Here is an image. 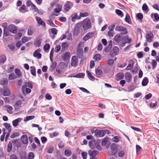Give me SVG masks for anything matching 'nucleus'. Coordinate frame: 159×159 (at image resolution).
<instances>
[{
  "instance_id": "f257e3e1",
  "label": "nucleus",
  "mask_w": 159,
  "mask_h": 159,
  "mask_svg": "<svg viewBox=\"0 0 159 159\" xmlns=\"http://www.w3.org/2000/svg\"><path fill=\"white\" fill-rule=\"evenodd\" d=\"M82 26L84 30L91 28L92 26L90 20L89 18L84 20L82 22Z\"/></svg>"
},
{
  "instance_id": "f03ea898",
  "label": "nucleus",
  "mask_w": 159,
  "mask_h": 159,
  "mask_svg": "<svg viewBox=\"0 0 159 159\" xmlns=\"http://www.w3.org/2000/svg\"><path fill=\"white\" fill-rule=\"evenodd\" d=\"M131 42V39L129 38V36L127 35L124 37L122 38L121 46L122 47H124L126 43H130Z\"/></svg>"
},
{
  "instance_id": "7ed1b4c3",
  "label": "nucleus",
  "mask_w": 159,
  "mask_h": 159,
  "mask_svg": "<svg viewBox=\"0 0 159 159\" xmlns=\"http://www.w3.org/2000/svg\"><path fill=\"white\" fill-rule=\"evenodd\" d=\"M115 30L116 31L123 32L122 34L124 35H125L128 33V31L126 28L121 26H117L116 27Z\"/></svg>"
},
{
  "instance_id": "20e7f679",
  "label": "nucleus",
  "mask_w": 159,
  "mask_h": 159,
  "mask_svg": "<svg viewBox=\"0 0 159 159\" xmlns=\"http://www.w3.org/2000/svg\"><path fill=\"white\" fill-rule=\"evenodd\" d=\"M106 131L103 130H96L95 131V135L97 137H102L106 134Z\"/></svg>"
},
{
  "instance_id": "39448f33",
  "label": "nucleus",
  "mask_w": 159,
  "mask_h": 159,
  "mask_svg": "<svg viewBox=\"0 0 159 159\" xmlns=\"http://www.w3.org/2000/svg\"><path fill=\"white\" fill-rule=\"evenodd\" d=\"M27 87L30 89H32L33 88L32 85L30 83L28 82H25V84L22 86L21 89L22 93L24 95H25V89Z\"/></svg>"
},
{
  "instance_id": "423d86ee",
  "label": "nucleus",
  "mask_w": 159,
  "mask_h": 159,
  "mask_svg": "<svg viewBox=\"0 0 159 159\" xmlns=\"http://www.w3.org/2000/svg\"><path fill=\"white\" fill-rule=\"evenodd\" d=\"M73 3L70 1H67L66 2L64 6V10L66 11H68L73 6Z\"/></svg>"
},
{
  "instance_id": "0eeeda50",
  "label": "nucleus",
  "mask_w": 159,
  "mask_h": 159,
  "mask_svg": "<svg viewBox=\"0 0 159 159\" xmlns=\"http://www.w3.org/2000/svg\"><path fill=\"white\" fill-rule=\"evenodd\" d=\"M41 50L40 48H38L35 50L33 53V56L38 59H40L42 57V55L40 53Z\"/></svg>"
},
{
  "instance_id": "6e6552de",
  "label": "nucleus",
  "mask_w": 159,
  "mask_h": 159,
  "mask_svg": "<svg viewBox=\"0 0 159 159\" xmlns=\"http://www.w3.org/2000/svg\"><path fill=\"white\" fill-rule=\"evenodd\" d=\"M153 37V34L151 32H149L146 35V41L148 43L151 42L152 41Z\"/></svg>"
},
{
  "instance_id": "1a4fd4ad",
  "label": "nucleus",
  "mask_w": 159,
  "mask_h": 159,
  "mask_svg": "<svg viewBox=\"0 0 159 159\" xmlns=\"http://www.w3.org/2000/svg\"><path fill=\"white\" fill-rule=\"evenodd\" d=\"M98 153V152L96 150L89 151V154L90 156V159H96L95 156Z\"/></svg>"
},
{
  "instance_id": "9d476101",
  "label": "nucleus",
  "mask_w": 159,
  "mask_h": 159,
  "mask_svg": "<svg viewBox=\"0 0 159 159\" xmlns=\"http://www.w3.org/2000/svg\"><path fill=\"white\" fill-rule=\"evenodd\" d=\"M78 63V59L76 56L72 57L71 60V65L72 66H76Z\"/></svg>"
},
{
  "instance_id": "9b49d317",
  "label": "nucleus",
  "mask_w": 159,
  "mask_h": 159,
  "mask_svg": "<svg viewBox=\"0 0 159 159\" xmlns=\"http://www.w3.org/2000/svg\"><path fill=\"white\" fill-rule=\"evenodd\" d=\"M94 35L93 32H89L83 38L84 41H86L88 39L92 38Z\"/></svg>"
},
{
  "instance_id": "f8f14e48",
  "label": "nucleus",
  "mask_w": 159,
  "mask_h": 159,
  "mask_svg": "<svg viewBox=\"0 0 159 159\" xmlns=\"http://www.w3.org/2000/svg\"><path fill=\"white\" fill-rule=\"evenodd\" d=\"M80 23H78L76 24V26L75 27L73 31V35L76 36L78 35L80 33V30L79 25Z\"/></svg>"
},
{
  "instance_id": "ddd939ff",
  "label": "nucleus",
  "mask_w": 159,
  "mask_h": 159,
  "mask_svg": "<svg viewBox=\"0 0 159 159\" xmlns=\"http://www.w3.org/2000/svg\"><path fill=\"white\" fill-rule=\"evenodd\" d=\"M10 32L16 34L17 32V27L13 25H11L9 26Z\"/></svg>"
},
{
  "instance_id": "4468645a",
  "label": "nucleus",
  "mask_w": 159,
  "mask_h": 159,
  "mask_svg": "<svg viewBox=\"0 0 159 159\" xmlns=\"http://www.w3.org/2000/svg\"><path fill=\"white\" fill-rule=\"evenodd\" d=\"M83 49L80 48H78L77 52V55L78 57L79 58H82L83 57Z\"/></svg>"
},
{
  "instance_id": "2eb2a0df",
  "label": "nucleus",
  "mask_w": 159,
  "mask_h": 159,
  "mask_svg": "<svg viewBox=\"0 0 159 159\" xmlns=\"http://www.w3.org/2000/svg\"><path fill=\"white\" fill-rule=\"evenodd\" d=\"M95 72L96 76L98 77H100L102 75V72L100 67H98L96 69Z\"/></svg>"
},
{
  "instance_id": "dca6fc26",
  "label": "nucleus",
  "mask_w": 159,
  "mask_h": 159,
  "mask_svg": "<svg viewBox=\"0 0 159 159\" xmlns=\"http://www.w3.org/2000/svg\"><path fill=\"white\" fill-rule=\"evenodd\" d=\"M10 92L9 89L7 87H5L4 88V90L3 95L5 96H8L10 95Z\"/></svg>"
},
{
  "instance_id": "f3484780",
  "label": "nucleus",
  "mask_w": 159,
  "mask_h": 159,
  "mask_svg": "<svg viewBox=\"0 0 159 159\" xmlns=\"http://www.w3.org/2000/svg\"><path fill=\"white\" fill-rule=\"evenodd\" d=\"M123 38L121 36L120 34H116L114 38V39L115 42L117 43H119L122 40Z\"/></svg>"
},
{
  "instance_id": "a211bd4d",
  "label": "nucleus",
  "mask_w": 159,
  "mask_h": 159,
  "mask_svg": "<svg viewBox=\"0 0 159 159\" xmlns=\"http://www.w3.org/2000/svg\"><path fill=\"white\" fill-rule=\"evenodd\" d=\"M21 139L22 143L24 144H26L28 143V139L26 135H23L21 138Z\"/></svg>"
},
{
  "instance_id": "6ab92c4d",
  "label": "nucleus",
  "mask_w": 159,
  "mask_h": 159,
  "mask_svg": "<svg viewBox=\"0 0 159 159\" xmlns=\"http://www.w3.org/2000/svg\"><path fill=\"white\" fill-rule=\"evenodd\" d=\"M35 18L37 22L40 25L44 27L46 26V24L44 22L42 21L40 17H36Z\"/></svg>"
},
{
  "instance_id": "aec40b11",
  "label": "nucleus",
  "mask_w": 159,
  "mask_h": 159,
  "mask_svg": "<svg viewBox=\"0 0 159 159\" xmlns=\"http://www.w3.org/2000/svg\"><path fill=\"white\" fill-rule=\"evenodd\" d=\"M134 65V62L132 60H130L129 61V64L125 69L126 70H130Z\"/></svg>"
},
{
  "instance_id": "412c9836",
  "label": "nucleus",
  "mask_w": 159,
  "mask_h": 159,
  "mask_svg": "<svg viewBox=\"0 0 159 159\" xmlns=\"http://www.w3.org/2000/svg\"><path fill=\"white\" fill-rule=\"evenodd\" d=\"M70 52H67L63 55L62 58L64 61H66L70 59Z\"/></svg>"
},
{
  "instance_id": "4be33fe9",
  "label": "nucleus",
  "mask_w": 159,
  "mask_h": 159,
  "mask_svg": "<svg viewBox=\"0 0 159 159\" xmlns=\"http://www.w3.org/2000/svg\"><path fill=\"white\" fill-rule=\"evenodd\" d=\"M125 79L128 82L130 81L131 80V75L130 73L127 72L125 74Z\"/></svg>"
},
{
  "instance_id": "5701e85b",
  "label": "nucleus",
  "mask_w": 159,
  "mask_h": 159,
  "mask_svg": "<svg viewBox=\"0 0 159 159\" xmlns=\"http://www.w3.org/2000/svg\"><path fill=\"white\" fill-rule=\"evenodd\" d=\"M89 145L90 147L92 149H93L95 148V141L94 139H91L89 143Z\"/></svg>"
},
{
  "instance_id": "b1692460",
  "label": "nucleus",
  "mask_w": 159,
  "mask_h": 159,
  "mask_svg": "<svg viewBox=\"0 0 159 159\" xmlns=\"http://www.w3.org/2000/svg\"><path fill=\"white\" fill-rule=\"evenodd\" d=\"M6 60V56L3 54L0 56V64H4Z\"/></svg>"
},
{
  "instance_id": "393cba45",
  "label": "nucleus",
  "mask_w": 159,
  "mask_h": 159,
  "mask_svg": "<svg viewBox=\"0 0 159 159\" xmlns=\"http://www.w3.org/2000/svg\"><path fill=\"white\" fill-rule=\"evenodd\" d=\"M22 104V102L20 100H18L16 101L15 103L14 106L15 109H18L20 107H21Z\"/></svg>"
},
{
  "instance_id": "a878e982",
  "label": "nucleus",
  "mask_w": 159,
  "mask_h": 159,
  "mask_svg": "<svg viewBox=\"0 0 159 159\" xmlns=\"http://www.w3.org/2000/svg\"><path fill=\"white\" fill-rule=\"evenodd\" d=\"M116 77L117 78L116 80H117L122 79L124 77V74L122 72L119 73L116 75Z\"/></svg>"
},
{
  "instance_id": "bb28decb",
  "label": "nucleus",
  "mask_w": 159,
  "mask_h": 159,
  "mask_svg": "<svg viewBox=\"0 0 159 159\" xmlns=\"http://www.w3.org/2000/svg\"><path fill=\"white\" fill-rule=\"evenodd\" d=\"M22 119L21 118H19L13 120L12 122L13 125L14 127L18 125L19 122Z\"/></svg>"
},
{
  "instance_id": "cd10ccee",
  "label": "nucleus",
  "mask_w": 159,
  "mask_h": 159,
  "mask_svg": "<svg viewBox=\"0 0 159 159\" xmlns=\"http://www.w3.org/2000/svg\"><path fill=\"white\" fill-rule=\"evenodd\" d=\"M87 74V75L88 78L91 81H94L95 80L94 77L92 75L91 73L89 71L87 70L86 71Z\"/></svg>"
},
{
  "instance_id": "c85d7f7f",
  "label": "nucleus",
  "mask_w": 159,
  "mask_h": 159,
  "mask_svg": "<svg viewBox=\"0 0 159 159\" xmlns=\"http://www.w3.org/2000/svg\"><path fill=\"white\" fill-rule=\"evenodd\" d=\"M41 43L40 39L37 38L36 40L34 42V45L36 47H39L41 45Z\"/></svg>"
},
{
  "instance_id": "c756f323",
  "label": "nucleus",
  "mask_w": 159,
  "mask_h": 159,
  "mask_svg": "<svg viewBox=\"0 0 159 159\" xmlns=\"http://www.w3.org/2000/svg\"><path fill=\"white\" fill-rule=\"evenodd\" d=\"M5 107L7 108V112L9 114H12V110L13 109L12 107L9 105H7L5 106Z\"/></svg>"
},
{
  "instance_id": "7c9ffc66",
  "label": "nucleus",
  "mask_w": 159,
  "mask_h": 159,
  "mask_svg": "<svg viewBox=\"0 0 159 159\" xmlns=\"http://www.w3.org/2000/svg\"><path fill=\"white\" fill-rule=\"evenodd\" d=\"M10 33L9 30L7 28L4 29L3 30V38L6 37L7 36L9 35Z\"/></svg>"
},
{
  "instance_id": "2f4dec72",
  "label": "nucleus",
  "mask_w": 159,
  "mask_h": 159,
  "mask_svg": "<svg viewBox=\"0 0 159 159\" xmlns=\"http://www.w3.org/2000/svg\"><path fill=\"white\" fill-rule=\"evenodd\" d=\"M148 82V80L147 77H144L142 81V84L143 86H146Z\"/></svg>"
},
{
  "instance_id": "473e14b6",
  "label": "nucleus",
  "mask_w": 159,
  "mask_h": 159,
  "mask_svg": "<svg viewBox=\"0 0 159 159\" xmlns=\"http://www.w3.org/2000/svg\"><path fill=\"white\" fill-rule=\"evenodd\" d=\"M12 143L11 141H10L9 142L8 144L7 145V152H11L12 149Z\"/></svg>"
},
{
  "instance_id": "72a5a7b5",
  "label": "nucleus",
  "mask_w": 159,
  "mask_h": 159,
  "mask_svg": "<svg viewBox=\"0 0 159 159\" xmlns=\"http://www.w3.org/2000/svg\"><path fill=\"white\" fill-rule=\"evenodd\" d=\"M125 20L127 23L130 24L131 23V21L129 15L128 14H126L125 18Z\"/></svg>"
},
{
  "instance_id": "f704fd0d",
  "label": "nucleus",
  "mask_w": 159,
  "mask_h": 159,
  "mask_svg": "<svg viewBox=\"0 0 159 159\" xmlns=\"http://www.w3.org/2000/svg\"><path fill=\"white\" fill-rule=\"evenodd\" d=\"M71 20L72 22H75L77 18V13H75L72 14L71 16Z\"/></svg>"
},
{
  "instance_id": "c9c22d12",
  "label": "nucleus",
  "mask_w": 159,
  "mask_h": 159,
  "mask_svg": "<svg viewBox=\"0 0 159 159\" xmlns=\"http://www.w3.org/2000/svg\"><path fill=\"white\" fill-rule=\"evenodd\" d=\"M15 72L18 78L20 77L21 75L20 70L18 68H16L15 69Z\"/></svg>"
},
{
  "instance_id": "e433bc0d",
  "label": "nucleus",
  "mask_w": 159,
  "mask_h": 159,
  "mask_svg": "<svg viewBox=\"0 0 159 159\" xmlns=\"http://www.w3.org/2000/svg\"><path fill=\"white\" fill-rule=\"evenodd\" d=\"M30 72L32 75L34 76H36V69L34 66H31L30 67Z\"/></svg>"
},
{
  "instance_id": "4c0bfd02",
  "label": "nucleus",
  "mask_w": 159,
  "mask_h": 159,
  "mask_svg": "<svg viewBox=\"0 0 159 159\" xmlns=\"http://www.w3.org/2000/svg\"><path fill=\"white\" fill-rule=\"evenodd\" d=\"M65 155L67 157L70 156L72 154L71 151L69 149H66L64 152Z\"/></svg>"
},
{
  "instance_id": "58836bf2",
  "label": "nucleus",
  "mask_w": 159,
  "mask_h": 159,
  "mask_svg": "<svg viewBox=\"0 0 159 159\" xmlns=\"http://www.w3.org/2000/svg\"><path fill=\"white\" fill-rule=\"evenodd\" d=\"M8 80L7 78H4L3 79L0 81V84L1 85H4L7 84Z\"/></svg>"
},
{
  "instance_id": "ea45409f",
  "label": "nucleus",
  "mask_w": 159,
  "mask_h": 159,
  "mask_svg": "<svg viewBox=\"0 0 159 159\" xmlns=\"http://www.w3.org/2000/svg\"><path fill=\"white\" fill-rule=\"evenodd\" d=\"M69 44L67 43H64L61 45V50H62L64 51L68 47Z\"/></svg>"
},
{
  "instance_id": "a19ab883",
  "label": "nucleus",
  "mask_w": 159,
  "mask_h": 159,
  "mask_svg": "<svg viewBox=\"0 0 159 159\" xmlns=\"http://www.w3.org/2000/svg\"><path fill=\"white\" fill-rule=\"evenodd\" d=\"M115 12L118 16H120L121 17H123L124 14L121 10L119 9H116Z\"/></svg>"
},
{
  "instance_id": "79ce46f5",
  "label": "nucleus",
  "mask_w": 159,
  "mask_h": 159,
  "mask_svg": "<svg viewBox=\"0 0 159 159\" xmlns=\"http://www.w3.org/2000/svg\"><path fill=\"white\" fill-rule=\"evenodd\" d=\"M85 74L84 73H80L76 74L74 76V77L77 78H82L84 76Z\"/></svg>"
},
{
  "instance_id": "37998d69",
  "label": "nucleus",
  "mask_w": 159,
  "mask_h": 159,
  "mask_svg": "<svg viewBox=\"0 0 159 159\" xmlns=\"http://www.w3.org/2000/svg\"><path fill=\"white\" fill-rule=\"evenodd\" d=\"M62 8V6H59L58 7L54 8V11L56 13H59L61 11Z\"/></svg>"
},
{
  "instance_id": "c03bdc74",
  "label": "nucleus",
  "mask_w": 159,
  "mask_h": 159,
  "mask_svg": "<svg viewBox=\"0 0 159 159\" xmlns=\"http://www.w3.org/2000/svg\"><path fill=\"white\" fill-rule=\"evenodd\" d=\"M3 125L5 127L6 129L8 130V132L11 131V129L9 124L5 123L3 124Z\"/></svg>"
},
{
  "instance_id": "a18cd8bd",
  "label": "nucleus",
  "mask_w": 159,
  "mask_h": 159,
  "mask_svg": "<svg viewBox=\"0 0 159 159\" xmlns=\"http://www.w3.org/2000/svg\"><path fill=\"white\" fill-rule=\"evenodd\" d=\"M94 58L96 61H99L101 59V56L99 54H96L94 56Z\"/></svg>"
},
{
  "instance_id": "49530a36",
  "label": "nucleus",
  "mask_w": 159,
  "mask_h": 159,
  "mask_svg": "<svg viewBox=\"0 0 159 159\" xmlns=\"http://www.w3.org/2000/svg\"><path fill=\"white\" fill-rule=\"evenodd\" d=\"M33 28L31 27H29L28 30V34L29 35H31L33 34Z\"/></svg>"
},
{
  "instance_id": "de8ad7c7",
  "label": "nucleus",
  "mask_w": 159,
  "mask_h": 159,
  "mask_svg": "<svg viewBox=\"0 0 159 159\" xmlns=\"http://www.w3.org/2000/svg\"><path fill=\"white\" fill-rule=\"evenodd\" d=\"M30 39V37H24L21 39L22 42L23 43H25L26 42L28 41Z\"/></svg>"
},
{
  "instance_id": "09e8293b",
  "label": "nucleus",
  "mask_w": 159,
  "mask_h": 159,
  "mask_svg": "<svg viewBox=\"0 0 159 159\" xmlns=\"http://www.w3.org/2000/svg\"><path fill=\"white\" fill-rule=\"evenodd\" d=\"M113 52L115 55L117 54L119 52V49L117 47L115 46L113 48Z\"/></svg>"
},
{
  "instance_id": "8fccbe9b",
  "label": "nucleus",
  "mask_w": 159,
  "mask_h": 159,
  "mask_svg": "<svg viewBox=\"0 0 159 159\" xmlns=\"http://www.w3.org/2000/svg\"><path fill=\"white\" fill-rule=\"evenodd\" d=\"M34 154L33 152H29L28 155V159H34Z\"/></svg>"
},
{
  "instance_id": "3c124183",
  "label": "nucleus",
  "mask_w": 159,
  "mask_h": 159,
  "mask_svg": "<svg viewBox=\"0 0 159 159\" xmlns=\"http://www.w3.org/2000/svg\"><path fill=\"white\" fill-rule=\"evenodd\" d=\"M35 118V116H28L26 117L25 119H24V121H27L30 120L34 119Z\"/></svg>"
},
{
  "instance_id": "603ef678",
  "label": "nucleus",
  "mask_w": 159,
  "mask_h": 159,
  "mask_svg": "<svg viewBox=\"0 0 159 159\" xmlns=\"http://www.w3.org/2000/svg\"><path fill=\"white\" fill-rule=\"evenodd\" d=\"M135 88L134 85L133 84H131L129 85L128 87V90L127 92H129L133 91Z\"/></svg>"
},
{
  "instance_id": "864d4df0",
  "label": "nucleus",
  "mask_w": 159,
  "mask_h": 159,
  "mask_svg": "<svg viewBox=\"0 0 159 159\" xmlns=\"http://www.w3.org/2000/svg\"><path fill=\"white\" fill-rule=\"evenodd\" d=\"M108 141V139L104 138L102 140L101 145L102 146H105L107 143Z\"/></svg>"
},
{
  "instance_id": "5fc2aeb1",
  "label": "nucleus",
  "mask_w": 159,
  "mask_h": 159,
  "mask_svg": "<svg viewBox=\"0 0 159 159\" xmlns=\"http://www.w3.org/2000/svg\"><path fill=\"white\" fill-rule=\"evenodd\" d=\"M16 78V76L14 73L10 74L9 75V79L10 80H12Z\"/></svg>"
},
{
  "instance_id": "6e6d98bb",
  "label": "nucleus",
  "mask_w": 159,
  "mask_h": 159,
  "mask_svg": "<svg viewBox=\"0 0 159 159\" xmlns=\"http://www.w3.org/2000/svg\"><path fill=\"white\" fill-rule=\"evenodd\" d=\"M48 24L53 27H57V26L51 21V20H48L47 21Z\"/></svg>"
},
{
  "instance_id": "4d7b16f0",
  "label": "nucleus",
  "mask_w": 159,
  "mask_h": 159,
  "mask_svg": "<svg viewBox=\"0 0 159 159\" xmlns=\"http://www.w3.org/2000/svg\"><path fill=\"white\" fill-rule=\"evenodd\" d=\"M51 32L54 35H55L57 34L58 30L56 28H53L51 29Z\"/></svg>"
},
{
  "instance_id": "13d9d810",
  "label": "nucleus",
  "mask_w": 159,
  "mask_h": 159,
  "mask_svg": "<svg viewBox=\"0 0 159 159\" xmlns=\"http://www.w3.org/2000/svg\"><path fill=\"white\" fill-rule=\"evenodd\" d=\"M151 64L152 66V69H154L155 67L157 65V62L155 60H152Z\"/></svg>"
},
{
  "instance_id": "bf43d9fd",
  "label": "nucleus",
  "mask_w": 159,
  "mask_h": 159,
  "mask_svg": "<svg viewBox=\"0 0 159 159\" xmlns=\"http://www.w3.org/2000/svg\"><path fill=\"white\" fill-rule=\"evenodd\" d=\"M112 141L114 142L117 143L119 141V138L118 136H115L112 138Z\"/></svg>"
},
{
  "instance_id": "052dcab7",
  "label": "nucleus",
  "mask_w": 159,
  "mask_h": 159,
  "mask_svg": "<svg viewBox=\"0 0 159 159\" xmlns=\"http://www.w3.org/2000/svg\"><path fill=\"white\" fill-rule=\"evenodd\" d=\"M50 45L49 44H46L43 47V48L44 51H47L50 48Z\"/></svg>"
},
{
  "instance_id": "680f3d73",
  "label": "nucleus",
  "mask_w": 159,
  "mask_h": 159,
  "mask_svg": "<svg viewBox=\"0 0 159 159\" xmlns=\"http://www.w3.org/2000/svg\"><path fill=\"white\" fill-rule=\"evenodd\" d=\"M57 66V63L56 62H53L52 63V65L51 66V68L53 70H54Z\"/></svg>"
},
{
  "instance_id": "e2e57ef3",
  "label": "nucleus",
  "mask_w": 159,
  "mask_h": 159,
  "mask_svg": "<svg viewBox=\"0 0 159 159\" xmlns=\"http://www.w3.org/2000/svg\"><path fill=\"white\" fill-rule=\"evenodd\" d=\"M82 157L83 159H86L87 157V153L86 152H84L81 153Z\"/></svg>"
},
{
  "instance_id": "0e129e2a",
  "label": "nucleus",
  "mask_w": 159,
  "mask_h": 159,
  "mask_svg": "<svg viewBox=\"0 0 159 159\" xmlns=\"http://www.w3.org/2000/svg\"><path fill=\"white\" fill-rule=\"evenodd\" d=\"M80 89L82 92H85L87 93H90V92L87 89H86L85 88L83 87L80 88Z\"/></svg>"
},
{
  "instance_id": "69168bd1",
  "label": "nucleus",
  "mask_w": 159,
  "mask_h": 159,
  "mask_svg": "<svg viewBox=\"0 0 159 159\" xmlns=\"http://www.w3.org/2000/svg\"><path fill=\"white\" fill-rule=\"evenodd\" d=\"M89 13L87 12H85L84 13H80V16L82 17H84L86 16H89Z\"/></svg>"
},
{
  "instance_id": "338daca9",
  "label": "nucleus",
  "mask_w": 159,
  "mask_h": 159,
  "mask_svg": "<svg viewBox=\"0 0 159 159\" xmlns=\"http://www.w3.org/2000/svg\"><path fill=\"white\" fill-rule=\"evenodd\" d=\"M45 98L48 100H51L52 98V96L48 93H47L45 95Z\"/></svg>"
},
{
  "instance_id": "774afa93",
  "label": "nucleus",
  "mask_w": 159,
  "mask_h": 159,
  "mask_svg": "<svg viewBox=\"0 0 159 159\" xmlns=\"http://www.w3.org/2000/svg\"><path fill=\"white\" fill-rule=\"evenodd\" d=\"M19 134L17 132H16L12 134L11 136V138H15L16 137H18L19 136Z\"/></svg>"
}]
</instances>
